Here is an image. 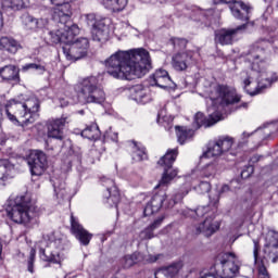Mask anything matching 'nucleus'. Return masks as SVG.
Returning a JSON list of instances; mask_svg holds the SVG:
<instances>
[{
  "mask_svg": "<svg viewBox=\"0 0 278 278\" xmlns=\"http://www.w3.org/2000/svg\"><path fill=\"white\" fill-rule=\"evenodd\" d=\"M108 75L115 79H140L151 71V55L143 48L119 50L105 61Z\"/></svg>",
  "mask_w": 278,
  "mask_h": 278,
  "instance_id": "nucleus-1",
  "label": "nucleus"
},
{
  "mask_svg": "<svg viewBox=\"0 0 278 278\" xmlns=\"http://www.w3.org/2000/svg\"><path fill=\"white\" fill-rule=\"evenodd\" d=\"M208 101H211L212 105L207 109L208 118H205V115L201 112L194 115L193 126H195L197 129L203 126L212 127V125H216L218 121H223L225 106L240 103V96H238L236 89L227 85H213L208 90Z\"/></svg>",
  "mask_w": 278,
  "mask_h": 278,
  "instance_id": "nucleus-2",
  "label": "nucleus"
},
{
  "mask_svg": "<svg viewBox=\"0 0 278 278\" xmlns=\"http://www.w3.org/2000/svg\"><path fill=\"white\" fill-rule=\"evenodd\" d=\"M78 34L79 26H65L64 29L50 30L48 33V40L52 45H65L62 47V51L66 60L77 62V60L86 58L90 47L88 38L81 37L75 40V36H78Z\"/></svg>",
  "mask_w": 278,
  "mask_h": 278,
  "instance_id": "nucleus-3",
  "label": "nucleus"
},
{
  "mask_svg": "<svg viewBox=\"0 0 278 278\" xmlns=\"http://www.w3.org/2000/svg\"><path fill=\"white\" fill-rule=\"evenodd\" d=\"M5 212L13 223L25 225V227L38 225V218L40 217V208L36 205V202L31 201L29 194L17 195L13 200L10 199Z\"/></svg>",
  "mask_w": 278,
  "mask_h": 278,
  "instance_id": "nucleus-4",
  "label": "nucleus"
},
{
  "mask_svg": "<svg viewBox=\"0 0 278 278\" xmlns=\"http://www.w3.org/2000/svg\"><path fill=\"white\" fill-rule=\"evenodd\" d=\"M38 112H40V101L36 98H30L25 102L10 100L5 104L7 118L14 125H29L34 123Z\"/></svg>",
  "mask_w": 278,
  "mask_h": 278,
  "instance_id": "nucleus-5",
  "label": "nucleus"
},
{
  "mask_svg": "<svg viewBox=\"0 0 278 278\" xmlns=\"http://www.w3.org/2000/svg\"><path fill=\"white\" fill-rule=\"evenodd\" d=\"M241 80L245 92L250 97H255L262 94L266 88H270L277 81V76L275 73L268 71L249 70L248 72L241 73Z\"/></svg>",
  "mask_w": 278,
  "mask_h": 278,
  "instance_id": "nucleus-6",
  "label": "nucleus"
},
{
  "mask_svg": "<svg viewBox=\"0 0 278 278\" xmlns=\"http://www.w3.org/2000/svg\"><path fill=\"white\" fill-rule=\"evenodd\" d=\"M66 240L60 232H50L43 236L40 242L39 257L42 262L60 264V251H64Z\"/></svg>",
  "mask_w": 278,
  "mask_h": 278,
  "instance_id": "nucleus-7",
  "label": "nucleus"
},
{
  "mask_svg": "<svg viewBox=\"0 0 278 278\" xmlns=\"http://www.w3.org/2000/svg\"><path fill=\"white\" fill-rule=\"evenodd\" d=\"M74 90L80 94L85 103H97L98 105L105 103V91L99 87V78L96 76L83 78L75 85Z\"/></svg>",
  "mask_w": 278,
  "mask_h": 278,
  "instance_id": "nucleus-8",
  "label": "nucleus"
},
{
  "mask_svg": "<svg viewBox=\"0 0 278 278\" xmlns=\"http://www.w3.org/2000/svg\"><path fill=\"white\" fill-rule=\"evenodd\" d=\"M216 262L220 263L222 268L224 270L223 276H218V271H216V267H211V269H206L200 273V278H233L238 277L240 273V266L236 264V254L232 252H220L216 256Z\"/></svg>",
  "mask_w": 278,
  "mask_h": 278,
  "instance_id": "nucleus-9",
  "label": "nucleus"
},
{
  "mask_svg": "<svg viewBox=\"0 0 278 278\" xmlns=\"http://www.w3.org/2000/svg\"><path fill=\"white\" fill-rule=\"evenodd\" d=\"M266 40H260L251 45L241 56L250 64V71H266L268 59L266 58Z\"/></svg>",
  "mask_w": 278,
  "mask_h": 278,
  "instance_id": "nucleus-10",
  "label": "nucleus"
},
{
  "mask_svg": "<svg viewBox=\"0 0 278 278\" xmlns=\"http://www.w3.org/2000/svg\"><path fill=\"white\" fill-rule=\"evenodd\" d=\"M233 147V138L222 136L217 139L208 141L206 144V151L203 152L202 159L210 160V157H220L225 153L236 155V152L231 151Z\"/></svg>",
  "mask_w": 278,
  "mask_h": 278,
  "instance_id": "nucleus-11",
  "label": "nucleus"
},
{
  "mask_svg": "<svg viewBox=\"0 0 278 278\" xmlns=\"http://www.w3.org/2000/svg\"><path fill=\"white\" fill-rule=\"evenodd\" d=\"M177 155H179V151L177 149H172L167 150L166 154L159 160L157 164H160V166H165V169L156 188L168 186L170 181H173V178L177 177V169L170 170L173 164H175V160H177Z\"/></svg>",
  "mask_w": 278,
  "mask_h": 278,
  "instance_id": "nucleus-12",
  "label": "nucleus"
},
{
  "mask_svg": "<svg viewBox=\"0 0 278 278\" xmlns=\"http://www.w3.org/2000/svg\"><path fill=\"white\" fill-rule=\"evenodd\" d=\"M27 164L31 175L40 177L47 170V166H49L47 154L40 150H33L28 155Z\"/></svg>",
  "mask_w": 278,
  "mask_h": 278,
  "instance_id": "nucleus-13",
  "label": "nucleus"
},
{
  "mask_svg": "<svg viewBox=\"0 0 278 278\" xmlns=\"http://www.w3.org/2000/svg\"><path fill=\"white\" fill-rule=\"evenodd\" d=\"M71 16H73V8L67 0L58 7L52 8V18L61 25L59 29H64L65 27H73V25H77L71 22Z\"/></svg>",
  "mask_w": 278,
  "mask_h": 278,
  "instance_id": "nucleus-14",
  "label": "nucleus"
},
{
  "mask_svg": "<svg viewBox=\"0 0 278 278\" xmlns=\"http://www.w3.org/2000/svg\"><path fill=\"white\" fill-rule=\"evenodd\" d=\"M230 11L232 16H235L238 21L250 23L248 27H253L254 23L249 22L253 15V5H251V3L244 2L242 0H232L230 4Z\"/></svg>",
  "mask_w": 278,
  "mask_h": 278,
  "instance_id": "nucleus-15",
  "label": "nucleus"
},
{
  "mask_svg": "<svg viewBox=\"0 0 278 278\" xmlns=\"http://www.w3.org/2000/svg\"><path fill=\"white\" fill-rule=\"evenodd\" d=\"M101 184L106 188V194L104 195L106 199L105 203H108L110 207H118L121 192L118 191V187H116L114 179L104 176L101 178Z\"/></svg>",
  "mask_w": 278,
  "mask_h": 278,
  "instance_id": "nucleus-16",
  "label": "nucleus"
},
{
  "mask_svg": "<svg viewBox=\"0 0 278 278\" xmlns=\"http://www.w3.org/2000/svg\"><path fill=\"white\" fill-rule=\"evenodd\" d=\"M71 233L83 244V247H88L90 244V240H92V233L84 228L81 224H79V219L71 215Z\"/></svg>",
  "mask_w": 278,
  "mask_h": 278,
  "instance_id": "nucleus-17",
  "label": "nucleus"
},
{
  "mask_svg": "<svg viewBox=\"0 0 278 278\" xmlns=\"http://www.w3.org/2000/svg\"><path fill=\"white\" fill-rule=\"evenodd\" d=\"M165 187H155V190L157 188H162L163 190H160L157 193H155L150 202L147 203L143 214L144 216H153V214H156L159 210H162V205L164 204V201H166V191H164Z\"/></svg>",
  "mask_w": 278,
  "mask_h": 278,
  "instance_id": "nucleus-18",
  "label": "nucleus"
},
{
  "mask_svg": "<svg viewBox=\"0 0 278 278\" xmlns=\"http://www.w3.org/2000/svg\"><path fill=\"white\" fill-rule=\"evenodd\" d=\"M68 117H60L55 119H49L47 123L48 138H54V140H64V127Z\"/></svg>",
  "mask_w": 278,
  "mask_h": 278,
  "instance_id": "nucleus-19",
  "label": "nucleus"
},
{
  "mask_svg": "<svg viewBox=\"0 0 278 278\" xmlns=\"http://www.w3.org/2000/svg\"><path fill=\"white\" fill-rule=\"evenodd\" d=\"M249 25H251V23L242 24L237 28H232V29H220L215 33V40L216 42H219V45H223V46L233 45V38H236V35L238 34V31H242L247 29Z\"/></svg>",
  "mask_w": 278,
  "mask_h": 278,
  "instance_id": "nucleus-20",
  "label": "nucleus"
},
{
  "mask_svg": "<svg viewBox=\"0 0 278 278\" xmlns=\"http://www.w3.org/2000/svg\"><path fill=\"white\" fill-rule=\"evenodd\" d=\"M194 52H178L172 58V66L175 71H186L190 64H193Z\"/></svg>",
  "mask_w": 278,
  "mask_h": 278,
  "instance_id": "nucleus-21",
  "label": "nucleus"
},
{
  "mask_svg": "<svg viewBox=\"0 0 278 278\" xmlns=\"http://www.w3.org/2000/svg\"><path fill=\"white\" fill-rule=\"evenodd\" d=\"M220 229V223L214 222L213 215H207L205 220L195 228V233H203L206 238Z\"/></svg>",
  "mask_w": 278,
  "mask_h": 278,
  "instance_id": "nucleus-22",
  "label": "nucleus"
},
{
  "mask_svg": "<svg viewBox=\"0 0 278 278\" xmlns=\"http://www.w3.org/2000/svg\"><path fill=\"white\" fill-rule=\"evenodd\" d=\"M150 85L157 86V88H162L166 90V88H170L173 85V79L168 75L166 70H157L151 77H150Z\"/></svg>",
  "mask_w": 278,
  "mask_h": 278,
  "instance_id": "nucleus-23",
  "label": "nucleus"
},
{
  "mask_svg": "<svg viewBox=\"0 0 278 278\" xmlns=\"http://www.w3.org/2000/svg\"><path fill=\"white\" fill-rule=\"evenodd\" d=\"M184 268V261H176L168 266H164L159 268L154 273V278H160V277H166V278H175L179 275V270Z\"/></svg>",
  "mask_w": 278,
  "mask_h": 278,
  "instance_id": "nucleus-24",
  "label": "nucleus"
},
{
  "mask_svg": "<svg viewBox=\"0 0 278 278\" xmlns=\"http://www.w3.org/2000/svg\"><path fill=\"white\" fill-rule=\"evenodd\" d=\"M21 22L22 25H24V27L26 29H45V27H47V25H49V20L47 18H36L34 16H31L29 13H24L21 16Z\"/></svg>",
  "mask_w": 278,
  "mask_h": 278,
  "instance_id": "nucleus-25",
  "label": "nucleus"
},
{
  "mask_svg": "<svg viewBox=\"0 0 278 278\" xmlns=\"http://www.w3.org/2000/svg\"><path fill=\"white\" fill-rule=\"evenodd\" d=\"M91 38L94 42H108L110 40V26L104 22H99L98 25L91 28Z\"/></svg>",
  "mask_w": 278,
  "mask_h": 278,
  "instance_id": "nucleus-26",
  "label": "nucleus"
},
{
  "mask_svg": "<svg viewBox=\"0 0 278 278\" xmlns=\"http://www.w3.org/2000/svg\"><path fill=\"white\" fill-rule=\"evenodd\" d=\"M213 13L212 9L203 11V9L199 7H193L190 13V18L191 21H195V23H202L204 27H210V21Z\"/></svg>",
  "mask_w": 278,
  "mask_h": 278,
  "instance_id": "nucleus-27",
  "label": "nucleus"
},
{
  "mask_svg": "<svg viewBox=\"0 0 278 278\" xmlns=\"http://www.w3.org/2000/svg\"><path fill=\"white\" fill-rule=\"evenodd\" d=\"M130 97L137 103H141L142 105L149 103L151 101V93L148 88H144L142 85H135L130 88Z\"/></svg>",
  "mask_w": 278,
  "mask_h": 278,
  "instance_id": "nucleus-28",
  "label": "nucleus"
},
{
  "mask_svg": "<svg viewBox=\"0 0 278 278\" xmlns=\"http://www.w3.org/2000/svg\"><path fill=\"white\" fill-rule=\"evenodd\" d=\"M210 202L207 206H200L195 211H190V216H198L201 218L206 214H210V207H214L213 210H217L218 202L220 201V193L218 191L215 192L213 195H208Z\"/></svg>",
  "mask_w": 278,
  "mask_h": 278,
  "instance_id": "nucleus-29",
  "label": "nucleus"
},
{
  "mask_svg": "<svg viewBox=\"0 0 278 278\" xmlns=\"http://www.w3.org/2000/svg\"><path fill=\"white\" fill-rule=\"evenodd\" d=\"M29 8V0H2V10L4 12H21Z\"/></svg>",
  "mask_w": 278,
  "mask_h": 278,
  "instance_id": "nucleus-30",
  "label": "nucleus"
},
{
  "mask_svg": "<svg viewBox=\"0 0 278 278\" xmlns=\"http://www.w3.org/2000/svg\"><path fill=\"white\" fill-rule=\"evenodd\" d=\"M162 223H164V217H159L155 219L150 226H148L139 233V240H152V238H155L153 230L159 229V227L162 226Z\"/></svg>",
  "mask_w": 278,
  "mask_h": 278,
  "instance_id": "nucleus-31",
  "label": "nucleus"
},
{
  "mask_svg": "<svg viewBox=\"0 0 278 278\" xmlns=\"http://www.w3.org/2000/svg\"><path fill=\"white\" fill-rule=\"evenodd\" d=\"M128 3L129 0H103L104 8L111 12H114L115 14L123 12V10L127 8Z\"/></svg>",
  "mask_w": 278,
  "mask_h": 278,
  "instance_id": "nucleus-32",
  "label": "nucleus"
},
{
  "mask_svg": "<svg viewBox=\"0 0 278 278\" xmlns=\"http://www.w3.org/2000/svg\"><path fill=\"white\" fill-rule=\"evenodd\" d=\"M130 144L132 150L131 157L134 162H142L147 160V149L142 144L136 141H130Z\"/></svg>",
  "mask_w": 278,
  "mask_h": 278,
  "instance_id": "nucleus-33",
  "label": "nucleus"
},
{
  "mask_svg": "<svg viewBox=\"0 0 278 278\" xmlns=\"http://www.w3.org/2000/svg\"><path fill=\"white\" fill-rule=\"evenodd\" d=\"M0 77L5 81H18V70L14 65H5L0 68Z\"/></svg>",
  "mask_w": 278,
  "mask_h": 278,
  "instance_id": "nucleus-34",
  "label": "nucleus"
},
{
  "mask_svg": "<svg viewBox=\"0 0 278 278\" xmlns=\"http://www.w3.org/2000/svg\"><path fill=\"white\" fill-rule=\"evenodd\" d=\"M0 47H2V49L9 53H16L18 49H21L18 41L10 37H2L0 39Z\"/></svg>",
  "mask_w": 278,
  "mask_h": 278,
  "instance_id": "nucleus-35",
  "label": "nucleus"
},
{
  "mask_svg": "<svg viewBox=\"0 0 278 278\" xmlns=\"http://www.w3.org/2000/svg\"><path fill=\"white\" fill-rule=\"evenodd\" d=\"M175 129L179 144H184L187 140H190L192 136H194V130L190 128L184 126H175Z\"/></svg>",
  "mask_w": 278,
  "mask_h": 278,
  "instance_id": "nucleus-36",
  "label": "nucleus"
},
{
  "mask_svg": "<svg viewBox=\"0 0 278 278\" xmlns=\"http://www.w3.org/2000/svg\"><path fill=\"white\" fill-rule=\"evenodd\" d=\"M81 136L83 138H87V140H99L101 137V130H99V126L97 124H92L81 131Z\"/></svg>",
  "mask_w": 278,
  "mask_h": 278,
  "instance_id": "nucleus-37",
  "label": "nucleus"
},
{
  "mask_svg": "<svg viewBox=\"0 0 278 278\" xmlns=\"http://www.w3.org/2000/svg\"><path fill=\"white\" fill-rule=\"evenodd\" d=\"M216 173H218V165L216 163H210L201 169L200 175L204 179H214Z\"/></svg>",
  "mask_w": 278,
  "mask_h": 278,
  "instance_id": "nucleus-38",
  "label": "nucleus"
},
{
  "mask_svg": "<svg viewBox=\"0 0 278 278\" xmlns=\"http://www.w3.org/2000/svg\"><path fill=\"white\" fill-rule=\"evenodd\" d=\"M12 168H14V166L10 164V161L8 160L0 161V184H2V181H5V179L10 177V172L12 170Z\"/></svg>",
  "mask_w": 278,
  "mask_h": 278,
  "instance_id": "nucleus-39",
  "label": "nucleus"
},
{
  "mask_svg": "<svg viewBox=\"0 0 278 278\" xmlns=\"http://www.w3.org/2000/svg\"><path fill=\"white\" fill-rule=\"evenodd\" d=\"M140 261V253L135 252L130 255H126L122 258L121 263L124 266V268H131L134 264H138Z\"/></svg>",
  "mask_w": 278,
  "mask_h": 278,
  "instance_id": "nucleus-40",
  "label": "nucleus"
},
{
  "mask_svg": "<svg viewBox=\"0 0 278 278\" xmlns=\"http://www.w3.org/2000/svg\"><path fill=\"white\" fill-rule=\"evenodd\" d=\"M264 132L262 131V128H258L257 130H255V134H257V136H260L261 140H268V138H270V136H273V134H275V125L274 124H269L268 126H264Z\"/></svg>",
  "mask_w": 278,
  "mask_h": 278,
  "instance_id": "nucleus-41",
  "label": "nucleus"
},
{
  "mask_svg": "<svg viewBox=\"0 0 278 278\" xmlns=\"http://www.w3.org/2000/svg\"><path fill=\"white\" fill-rule=\"evenodd\" d=\"M264 252H265V255H267V258L271 260L273 264H277V261H278V248H277V245L266 247Z\"/></svg>",
  "mask_w": 278,
  "mask_h": 278,
  "instance_id": "nucleus-42",
  "label": "nucleus"
},
{
  "mask_svg": "<svg viewBox=\"0 0 278 278\" xmlns=\"http://www.w3.org/2000/svg\"><path fill=\"white\" fill-rule=\"evenodd\" d=\"M53 188L58 199H66L68 197V191H66V185L64 182H61L59 186L58 182H54Z\"/></svg>",
  "mask_w": 278,
  "mask_h": 278,
  "instance_id": "nucleus-43",
  "label": "nucleus"
},
{
  "mask_svg": "<svg viewBox=\"0 0 278 278\" xmlns=\"http://www.w3.org/2000/svg\"><path fill=\"white\" fill-rule=\"evenodd\" d=\"M85 18L88 27H91V29H94V27H97L99 23L105 22V20H98L94 13L86 14Z\"/></svg>",
  "mask_w": 278,
  "mask_h": 278,
  "instance_id": "nucleus-44",
  "label": "nucleus"
},
{
  "mask_svg": "<svg viewBox=\"0 0 278 278\" xmlns=\"http://www.w3.org/2000/svg\"><path fill=\"white\" fill-rule=\"evenodd\" d=\"M197 192L199 194H207L210 190H212V185H210V181L207 180H202L200 181L199 186L195 188Z\"/></svg>",
  "mask_w": 278,
  "mask_h": 278,
  "instance_id": "nucleus-45",
  "label": "nucleus"
},
{
  "mask_svg": "<svg viewBox=\"0 0 278 278\" xmlns=\"http://www.w3.org/2000/svg\"><path fill=\"white\" fill-rule=\"evenodd\" d=\"M170 43L174 49H186L188 41L185 38H172Z\"/></svg>",
  "mask_w": 278,
  "mask_h": 278,
  "instance_id": "nucleus-46",
  "label": "nucleus"
},
{
  "mask_svg": "<svg viewBox=\"0 0 278 278\" xmlns=\"http://www.w3.org/2000/svg\"><path fill=\"white\" fill-rule=\"evenodd\" d=\"M186 194H188V190L181 189L180 191L176 192L173 197V202H169V207H173L175 203H179L180 201H182Z\"/></svg>",
  "mask_w": 278,
  "mask_h": 278,
  "instance_id": "nucleus-47",
  "label": "nucleus"
},
{
  "mask_svg": "<svg viewBox=\"0 0 278 278\" xmlns=\"http://www.w3.org/2000/svg\"><path fill=\"white\" fill-rule=\"evenodd\" d=\"M36 260V250L31 249L28 257L27 266L28 273H34V262Z\"/></svg>",
  "mask_w": 278,
  "mask_h": 278,
  "instance_id": "nucleus-48",
  "label": "nucleus"
},
{
  "mask_svg": "<svg viewBox=\"0 0 278 278\" xmlns=\"http://www.w3.org/2000/svg\"><path fill=\"white\" fill-rule=\"evenodd\" d=\"M45 71V67L40 64L36 63H28L23 66V71Z\"/></svg>",
  "mask_w": 278,
  "mask_h": 278,
  "instance_id": "nucleus-49",
  "label": "nucleus"
},
{
  "mask_svg": "<svg viewBox=\"0 0 278 278\" xmlns=\"http://www.w3.org/2000/svg\"><path fill=\"white\" fill-rule=\"evenodd\" d=\"M253 134H255V132H251V134H249L247 131L242 132L241 138L239 140V147H242V144H247L249 138H251V136H253Z\"/></svg>",
  "mask_w": 278,
  "mask_h": 278,
  "instance_id": "nucleus-50",
  "label": "nucleus"
},
{
  "mask_svg": "<svg viewBox=\"0 0 278 278\" xmlns=\"http://www.w3.org/2000/svg\"><path fill=\"white\" fill-rule=\"evenodd\" d=\"M253 244H254V249H253L254 262L257 263V257L260 256V242L254 239Z\"/></svg>",
  "mask_w": 278,
  "mask_h": 278,
  "instance_id": "nucleus-51",
  "label": "nucleus"
},
{
  "mask_svg": "<svg viewBox=\"0 0 278 278\" xmlns=\"http://www.w3.org/2000/svg\"><path fill=\"white\" fill-rule=\"evenodd\" d=\"M258 275L260 277H263V278H270V276H268V269H266V266L264 265H260L258 266Z\"/></svg>",
  "mask_w": 278,
  "mask_h": 278,
  "instance_id": "nucleus-52",
  "label": "nucleus"
},
{
  "mask_svg": "<svg viewBox=\"0 0 278 278\" xmlns=\"http://www.w3.org/2000/svg\"><path fill=\"white\" fill-rule=\"evenodd\" d=\"M161 256H162V254L149 255V256H148V262H150L151 264H153L154 262H157V260H160Z\"/></svg>",
  "mask_w": 278,
  "mask_h": 278,
  "instance_id": "nucleus-53",
  "label": "nucleus"
},
{
  "mask_svg": "<svg viewBox=\"0 0 278 278\" xmlns=\"http://www.w3.org/2000/svg\"><path fill=\"white\" fill-rule=\"evenodd\" d=\"M251 173H253V166L248 167V174H247V170H242L241 177H251Z\"/></svg>",
  "mask_w": 278,
  "mask_h": 278,
  "instance_id": "nucleus-54",
  "label": "nucleus"
},
{
  "mask_svg": "<svg viewBox=\"0 0 278 278\" xmlns=\"http://www.w3.org/2000/svg\"><path fill=\"white\" fill-rule=\"evenodd\" d=\"M64 2H66V0H50V3H52V5H55V8Z\"/></svg>",
  "mask_w": 278,
  "mask_h": 278,
  "instance_id": "nucleus-55",
  "label": "nucleus"
},
{
  "mask_svg": "<svg viewBox=\"0 0 278 278\" xmlns=\"http://www.w3.org/2000/svg\"><path fill=\"white\" fill-rule=\"evenodd\" d=\"M3 29V13L0 11V30Z\"/></svg>",
  "mask_w": 278,
  "mask_h": 278,
  "instance_id": "nucleus-56",
  "label": "nucleus"
},
{
  "mask_svg": "<svg viewBox=\"0 0 278 278\" xmlns=\"http://www.w3.org/2000/svg\"><path fill=\"white\" fill-rule=\"evenodd\" d=\"M229 190V186L225 185L222 187V192H227Z\"/></svg>",
  "mask_w": 278,
  "mask_h": 278,
  "instance_id": "nucleus-57",
  "label": "nucleus"
},
{
  "mask_svg": "<svg viewBox=\"0 0 278 278\" xmlns=\"http://www.w3.org/2000/svg\"><path fill=\"white\" fill-rule=\"evenodd\" d=\"M2 254H3V243H1V241H0V260H1Z\"/></svg>",
  "mask_w": 278,
  "mask_h": 278,
  "instance_id": "nucleus-58",
  "label": "nucleus"
},
{
  "mask_svg": "<svg viewBox=\"0 0 278 278\" xmlns=\"http://www.w3.org/2000/svg\"><path fill=\"white\" fill-rule=\"evenodd\" d=\"M239 108H249V103L243 102L242 105H240Z\"/></svg>",
  "mask_w": 278,
  "mask_h": 278,
  "instance_id": "nucleus-59",
  "label": "nucleus"
},
{
  "mask_svg": "<svg viewBox=\"0 0 278 278\" xmlns=\"http://www.w3.org/2000/svg\"><path fill=\"white\" fill-rule=\"evenodd\" d=\"M5 144V139H0V146L3 147Z\"/></svg>",
  "mask_w": 278,
  "mask_h": 278,
  "instance_id": "nucleus-60",
  "label": "nucleus"
},
{
  "mask_svg": "<svg viewBox=\"0 0 278 278\" xmlns=\"http://www.w3.org/2000/svg\"><path fill=\"white\" fill-rule=\"evenodd\" d=\"M65 105H68V103L64 102V104L61 102V108H65Z\"/></svg>",
  "mask_w": 278,
  "mask_h": 278,
  "instance_id": "nucleus-61",
  "label": "nucleus"
},
{
  "mask_svg": "<svg viewBox=\"0 0 278 278\" xmlns=\"http://www.w3.org/2000/svg\"><path fill=\"white\" fill-rule=\"evenodd\" d=\"M115 142L118 141V135H115V138H114Z\"/></svg>",
  "mask_w": 278,
  "mask_h": 278,
  "instance_id": "nucleus-62",
  "label": "nucleus"
},
{
  "mask_svg": "<svg viewBox=\"0 0 278 278\" xmlns=\"http://www.w3.org/2000/svg\"><path fill=\"white\" fill-rule=\"evenodd\" d=\"M247 195H248V197H251V191H248V192H247Z\"/></svg>",
  "mask_w": 278,
  "mask_h": 278,
  "instance_id": "nucleus-63",
  "label": "nucleus"
},
{
  "mask_svg": "<svg viewBox=\"0 0 278 278\" xmlns=\"http://www.w3.org/2000/svg\"><path fill=\"white\" fill-rule=\"evenodd\" d=\"M276 131H277V134H278V128H276Z\"/></svg>",
  "mask_w": 278,
  "mask_h": 278,
  "instance_id": "nucleus-64",
  "label": "nucleus"
}]
</instances>
